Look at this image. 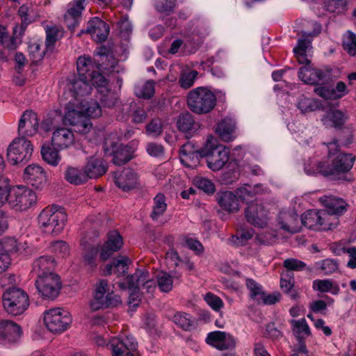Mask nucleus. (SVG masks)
<instances>
[{
	"mask_svg": "<svg viewBox=\"0 0 356 356\" xmlns=\"http://www.w3.org/2000/svg\"><path fill=\"white\" fill-rule=\"evenodd\" d=\"M311 26L313 31L306 30L302 32V38L298 40L297 47L293 52L300 64H306L302 67L298 72L299 79L304 83L311 85L321 84L324 82L325 74L321 70L314 69L309 66L310 63L308 58V53L311 47L312 40L317 36L321 31V26L316 22H308L307 27Z\"/></svg>",
	"mask_w": 356,
	"mask_h": 356,
	"instance_id": "1",
	"label": "nucleus"
},
{
	"mask_svg": "<svg viewBox=\"0 0 356 356\" xmlns=\"http://www.w3.org/2000/svg\"><path fill=\"white\" fill-rule=\"evenodd\" d=\"M355 157L350 154H339L333 160L331 165L324 163H315L312 168L305 166V171L309 175L321 173L325 177L339 178L341 175L348 172L353 166Z\"/></svg>",
	"mask_w": 356,
	"mask_h": 356,
	"instance_id": "2",
	"label": "nucleus"
},
{
	"mask_svg": "<svg viewBox=\"0 0 356 356\" xmlns=\"http://www.w3.org/2000/svg\"><path fill=\"white\" fill-rule=\"evenodd\" d=\"M38 220L42 232L56 236L63 230L67 220V214L62 210L47 207L40 212Z\"/></svg>",
	"mask_w": 356,
	"mask_h": 356,
	"instance_id": "3",
	"label": "nucleus"
},
{
	"mask_svg": "<svg viewBox=\"0 0 356 356\" xmlns=\"http://www.w3.org/2000/svg\"><path fill=\"white\" fill-rule=\"evenodd\" d=\"M205 157L207 166L212 170H220L229 160V149L219 145L218 140L213 136H209L205 145L200 152Z\"/></svg>",
	"mask_w": 356,
	"mask_h": 356,
	"instance_id": "4",
	"label": "nucleus"
},
{
	"mask_svg": "<svg viewBox=\"0 0 356 356\" xmlns=\"http://www.w3.org/2000/svg\"><path fill=\"white\" fill-rule=\"evenodd\" d=\"M79 102L70 100L65 107L63 122L72 126L76 132L86 134L92 129L90 120L82 113Z\"/></svg>",
	"mask_w": 356,
	"mask_h": 356,
	"instance_id": "5",
	"label": "nucleus"
},
{
	"mask_svg": "<svg viewBox=\"0 0 356 356\" xmlns=\"http://www.w3.org/2000/svg\"><path fill=\"white\" fill-rule=\"evenodd\" d=\"M216 96L209 90L199 87L191 90L187 98L189 108L197 114L209 113L216 105Z\"/></svg>",
	"mask_w": 356,
	"mask_h": 356,
	"instance_id": "6",
	"label": "nucleus"
},
{
	"mask_svg": "<svg viewBox=\"0 0 356 356\" xmlns=\"http://www.w3.org/2000/svg\"><path fill=\"white\" fill-rule=\"evenodd\" d=\"M2 302L5 311L13 316L23 314L29 306V297L26 292L15 287L8 289L3 293Z\"/></svg>",
	"mask_w": 356,
	"mask_h": 356,
	"instance_id": "7",
	"label": "nucleus"
},
{
	"mask_svg": "<svg viewBox=\"0 0 356 356\" xmlns=\"http://www.w3.org/2000/svg\"><path fill=\"white\" fill-rule=\"evenodd\" d=\"M44 323L53 333H61L68 329L72 322L70 312L60 307H55L44 313Z\"/></svg>",
	"mask_w": 356,
	"mask_h": 356,
	"instance_id": "8",
	"label": "nucleus"
},
{
	"mask_svg": "<svg viewBox=\"0 0 356 356\" xmlns=\"http://www.w3.org/2000/svg\"><path fill=\"white\" fill-rule=\"evenodd\" d=\"M33 152V146L30 140L24 137L15 138L7 149V158L13 165L26 163L30 160Z\"/></svg>",
	"mask_w": 356,
	"mask_h": 356,
	"instance_id": "9",
	"label": "nucleus"
},
{
	"mask_svg": "<svg viewBox=\"0 0 356 356\" xmlns=\"http://www.w3.org/2000/svg\"><path fill=\"white\" fill-rule=\"evenodd\" d=\"M35 193L25 186H19L10 189L8 203L15 210L26 211L35 204Z\"/></svg>",
	"mask_w": 356,
	"mask_h": 356,
	"instance_id": "10",
	"label": "nucleus"
},
{
	"mask_svg": "<svg viewBox=\"0 0 356 356\" xmlns=\"http://www.w3.org/2000/svg\"><path fill=\"white\" fill-rule=\"evenodd\" d=\"M35 284L39 294L47 300L57 298L61 288L60 277L55 273L38 278Z\"/></svg>",
	"mask_w": 356,
	"mask_h": 356,
	"instance_id": "11",
	"label": "nucleus"
},
{
	"mask_svg": "<svg viewBox=\"0 0 356 356\" xmlns=\"http://www.w3.org/2000/svg\"><path fill=\"white\" fill-rule=\"evenodd\" d=\"M93 86L97 90V97L104 107H113L118 99V93L112 90L109 86L108 81L102 74L92 75Z\"/></svg>",
	"mask_w": 356,
	"mask_h": 356,
	"instance_id": "12",
	"label": "nucleus"
},
{
	"mask_svg": "<svg viewBox=\"0 0 356 356\" xmlns=\"http://www.w3.org/2000/svg\"><path fill=\"white\" fill-rule=\"evenodd\" d=\"M23 332L19 325L11 320H0V344L13 346L17 344Z\"/></svg>",
	"mask_w": 356,
	"mask_h": 356,
	"instance_id": "13",
	"label": "nucleus"
},
{
	"mask_svg": "<svg viewBox=\"0 0 356 356\" xmlns=\"http://www.w3.org/2000/svg\"><path fill=\"white\" fill-rule=\"evenodd\" d=\"M110 347L113 356H135L134 352L137 349L138 343L133 336L123 334L111 339Z\"/></svg>",
	"mask_w": 356,
	"mask_h": 356,
	"instance_id": "14",
	"label": "nucleus"
},
{
	"mask_svg": "<svg viewBox=\"0 0 356 356\" xmlns=\"http://www.w3.org/2000/svg\"><path fill=\"white\" fill-rule=\"evenodd\" d=\"M245 217L249 223L260 228L267 226L270 219L268 211L258 200L248 203Z\"/></svg>",
	"mask_w": 356,
	"mask_h": 356,
	"instance_id": "15",
	"label": "nucleus"
},
{
	"mask_svg": "<svg viewBox=\"0 0 356 356\" xmlns=\"http://www.w3.org/2000/svg\"><path fill=\"white\" fill-rule=\"evenodd\" d=\"M92 83L88 77H72L68 79L67 89L72 93V100L75 102L82 101L81 98L90 94Z\"/></svg>",
	"mask_w": 356,
	"mask_h": 356,
	"instance_id": "16",
	"label": "nucleus"
},
{
	"mask_svg": "<svg viewBox=\"0 0 356 356\" xmlns=\"http://www.w3.org/2000/svg\"><path fill=\"white\" fill-rule=\"evenodd\" d=\"M39 122L37 114L30 110H26L22 115L18 124L19 137H31L38 131Z\"/></svg>",
	"mask_w": 356,
	"mask_h": 356,
	"instance_id": "17",
	"label": "nucleus"
},
{
	"mask_svg": "<svg viewBox=\"0 0 356 356\" xmlns=\"http://www.w3.org/2000/svg\"><path fill=\"white\" fill-rule=\"evenodd\" d=\"M206 343L220 350L234 348L236 339L229 333L222 331H213L207 334Z\"/></svg>",
	"mask_w": 356,
	"mask_h": 356,
	"instance_id": "18",
	"label": "nucleus"
},
{
	"mask_svg": "<svg viewBox=\"0 0 356 356\" xmlns=\"http://www.w3.org/2000/svg\"><path fill=\"white\" fill-rule=\"evenodd\" d=\"M130 288L134 290H145L146 293H152L156 289V282L149 277V273L146 270H136L131 275L127 277Z\"/></svg>",
	"mask_w": 356,
	"mask_h": 356,
	"instance_id": "19",
	"label": "nucleus"
},
{
	"mask_svg": "<svg viewBox=\"0 0 356 356\" xmlns=\"http://www.w3.org/2000/svg\"><path fill=\"white\" fill-rule=\"evenodd\" d=\"M21 246L14 238L0 241V271H5L10 264V254L20 250Z\"/></svg>",
	"mask_w": 356,
	"mask_h": 356,
	"instance_id": "20",
	"label": "nucleus"
},
{
	"mask_svg": "<svg viewBox=\"0 0 356 356\" xmlns=\"http://www.w3.org/2000/svg\"><path fill=\"white\" fill-rule=\"evenodd\" d=\"M314 92L323 99L335 100L341 99L348 95L349 90L344 82L339 81L334 87L323 86L315 88Z\"/></svg>",
	"mask_w": 356,
	"mask_h": 356,
	"instance_id": "21",
	"label": "nucleus"
},
{
	"mask_svg": "<svg viewBox=\"0 0 356 356\" xmlns=\"http://www.w3.org/2000/svg\"><path fill=\"white\" fill-rule=\"evenodd\" d=\"M109 31L108 25L99 17H93L88 22L86 33H89L97 42L106 40Z\"/></svg>",
	"mask_w": 356,
	"mask_h": 356,
	"instance_id": "22",
	"label": "nucleus"
},
{
	"mask_svg": "<svg viewBox=\"0 0 356 356\" xmlns=\"http://www.w3.org/2000/svg\"><path fill=\"white\" fill-rule=\"evenodd\" d=\"M74 143V136L70 129L65 127L56 129L52 134V145L59 150L70 147Z\"/></svg>",
	"mask_w": 356,
	"mask_h": 356,
	"instance_id": "23",
	"label": "nucleus"
},
{
	"mask_svg": "<svg viewBox=\"0 0 356 356\" xmlns=\"http://www.w3.org/2000/svg\"><path fill=\"white\" fill-rule=\"evenodd\" d=\"M123 245L121 235L117 231H111L108 239L101 248L100 258L103 261L108 259L115 252L118 251Z\"/></svg>",
	"mask_w": 356,
	"mask_h": 356,
	"instance_id": "24",
	"label": "nucleus"
},
{
	"mask_svg": "<svg viewBox=\"0 0 356 356\" xmlns=\"http://www.w3.org/2000/svg\"><path fill=\"white\" fill-rule=\"evenodd\" d=\"M24 179L35 188L42 187L47 181L46 173L38 164L28 165L24 172Z\"/></svg>",
	"mask_w": 356,
	"mask_h": 356,
	"instance_id": "25",
	"label": "nucleus"
},
{
	"mask_svg": "<svg viewBox=\"0 0 356 356\" xmlns=\"http://www.w3.org/2000/svg\"><path fill=\"white\" fill-rule=\"evenodd\" d=\"M86 0H74L68 4L67 10L64 15L67 27L73 29L79 22L81 13L84 9Z\"/></svg>",
	"mask_w": 356,
	"mask_h": 356,
	"instance_id": "26",
	"label": "nucleus"
},
{
	"mask_svg": "<svg viewBox=\"0 0 356 356\" xmlns=\"http://www.w3.org/2000/svg\"><path fill=\"white\" fill-rule=\"evenodd\" d=\"M323 205L334 216H342L348 207V203L342 198L333 195H324L320 198Z\"/></svg>",
	"mask_w": 356,
	"mask_h": 356,
	"instance_id": "27",
	"label": "nucleus"
},
{
	"mask_svg": "<svg viewBox=\"0 0 356 356\" xmlns=\"http://www.w3.org/2000/svg\"><path fill=\"white\" fill-rule=\"evenodd\" d=\"M348 120V114L339 109H330L322 117L323 124L328 127L341 129Z\"/></svg>",
	"mask_w": 356,
	"mask_h": 356,
	"instance_id": "28",
	"label": "nucleus"
},
{
	"mask_svg": "<svg viewBox=\"0 0 356 356\" xmlns=\"http://www.w3.org/2000/svg\"><path fill=\"white\" fill-rule=\"evenodd\" d=\"M97 232L93 231L92 236L86 234L83 236L81 240L82 245L84 246L83 252V262L86 265L91 268H94L97 266L96 260L99 248L97 246L87 245L88 243V240H91L93 237H97Z\"/></svg>",
	"mask_w": 356,
	"mask_h": 356,
	"instance_id": "29",
	"label": "nucleus"
},
{
	"mask_svg": "<svg viewBox=\"0 0 356 356\" xmlns=\"http://www.w3.org/2000/svg\"><path fill=\"white\" fill-rule=\"evenodd\" d=\"M278 222L281 229L288 232L296 233L300 229L298 216L293 211L280 212Z\"/></svg>",
	"mask_w": 356,
	"mask_h": 356,
	"instance_id": "30",
	"label": "nucleus"
},
{
	"mask_svg": "<svg viewBox=\"0 0 356 356\" xmlns=\"http://www.w3.org/2000/svg\"><path fill=\"white\" fill-rule=\"evenodd\" d=\"M76 67L78 76L90 78V81L92 84V75L100 74L99 72V67L89 56H80L76 62Z\"/></svg>",
	"mask_w": 356,
	"mask_h": 356,
	"instance_id": "31",
	"label": "nucleus"
},
{
	"mask_svg": "<svg viewBox=\"0 0 356 356\" xmlns=\"http://www.w3.org/2000/svg\"><path fill=\"white\" fill-rule=\"evenodd\" d=\"M217 201L220 207L228 212H237L239 209L238 198L232 191H223L217 194Z\"/></svg>",
	"mask_w": 356,
	"mask_h": 356,
	"instance_id": "32",
	"label": "nucleus"
},
{
	"mask_svg": "<svg viewBox=\"0 0 356 356\" xmlns=\"http://www.w3.org/2000/svg\"><path fill=\"white\" fill-rule=\"evenodd\" d=\"M216 132L222 140H232L236 137L235 121L229 118H224L218 123Z\"/></svg>",
	"mask_w": 356,
	"mask_h": 356,
	"instance_id": "33",
	"label": "nucleus"
},
{
	"mask_svg": "<svg viewBox=\"0 0 356 356\" xmlns=\"http://www.w3.org/2000/svg\"><path fill=\"white\" fill-rule=\"evenodd\" d=\"M54 259L49 256H42L35 260L33 264V272L38 275V278L42 276L54 273L52 271L55 267Z\"/></svg>",
	"mask_w": 356,
	"mask_h": 356,
	"instance_id": "34",
	"label": "nucleus"
},
{
	"mask_svg": "<svg viewBox=\"0 0 356 356\" xmlns=\"http://www.w3.org/2000/svg\"><path fill=\"white\" fill-rule=\"evenodd\" d=\"M84 168L88 179L102 176L105 174L107 170L105 161L102 159L97 156L90 157L88 160Z\"/></svg>",
	"mask_w": 356,
	"mask_h": 356,
	"instance_id": "35",
	"label": "nucleus"
},
{
	"mask_svg": "<svg viewBox=\"0 0 356 356\" xmlns=\"http://www.w3.org/2000/svg\"><path fill=\"white\" fill-rule=\"evenodd\" d=\"M177 127L180 131L186 134L187 138H189L198 129L199 124L195 122L190 113L186 112L179 116Z\"/></svg>",
	"mask_w": 356,
	"mask_h": 356,
	"instance_id": "36",
	"label": "nucleus"
},
{
	"mask_svg": "<svg viewBox=\"0 0 356 356\" xmlns=\"http://www.w3.org/2000/svg\"><path fill=\"white\" fill-rule=\"evenodd\" d=\"M138 181V175L131 169H124L121 175L115 178L117 186L125 191L134 188Z\"/></svg>",
	"mask_w": 356,
	"mask_h": 356,
	"instance_id": "37",
	"label": "nucleus"
},
{
	"mask_svg": "<svg viewBox=\"0 0 356 356\" xmlns=\"http://www.w3.org/2000/svg\"><path fill=\"white\" fill-rule=\"evenodd\" d=\"M120 303V296L111 291V293L102 295V300L97 301L95 298H93L90 303V307L92 311H97L103 308L116 307Z\"/></svg>",
	"mask_w": 356,
	"mask_h": 356,
	"instance_id": "38",
	"label": "nucleus"
},
{
	"mask_svg": "<svg viewBox=\"0 0 356 356\" xmlns=\"http://www.w3.org/2000/svg\"><path fill=\"white\" fill-rule=\"evenodd\" d=\"M64 175L67 182L76 186L83 184L88 180L85 168L67 166Z\"/></svg>",
	"mask_w": 356,
	"mask_h": 356,
	"instance_id": "39",
	"label": "nucleus"
},
{
	"mask_svg": "<svg viewBox=\"0 0 356 356\" xmlns=\"http://www.w3.org/2000/svg\"><path fill=\"white\" fill-rule=\"evenodd\" d=\"M129 263L130 260L127 257L120 256L115 259L112 264L106 266L104 273L111 275L113 273L118 277L124 275L127 272Z\"/></svg>",
	"mask_w": 356,
	"mask_h": 356,
	"instance_id": "40",
	"label": "nucleus"
},
{
	"mask_svg": "<svg viewBox=\"0 0 356 356\" xmlns=\"http://www.w3.org/2000/svg\"><path fill=\"white\" fill-rule=\"evenodd\" d=\"M318 230H329L335 228L338 225V220L334 217L328 210L318 211Z\"/></svg>",
	"mask_w": 356,
	"mask_h": 356,
	"instance_id": "41",
	"label": "nucleus"
},
{
	"mask_svg": "<svg viewBox=\"0 0 356 356\" xmlns=\"http://www.w3.org/2000/svg\"><path fill=\"white\" fill-rule=\"evenodd\" d=\"M58 150L54 146L52 147L49 145H43L40 151L42 159L51 166H57L61 161Z\"/></svg>",
	"mask_w": 356,
	"mask_h": 356,
	"instance_id": "42",
	"label": "nucleus"
},
{
	"mask_svg": "<svg viewBox=\"0 0 356 356\" xmlns=\"http://www.w3.org/2000/svg\"><path fill=\"white\" fill-rule=\"evenodd\" d=\"M45 47L47 51H53L56 42L63 37V30L57 26L46 27Z\"/></svg>",
	"mask_w": 356,
	"mask_h": 356,
	"instance_id": "43",
	"label": "nucleus"
},
{
	"mask_svg": "<svg viewBox=\"0 0 356 356\" xmlns=\"http://www.w3.org/2000/svg\"><path fill=\"white\" fill-rule=\"evenodd\" d=\"M240 175V166L237 160L230 161L223 172L222 180L226 184H232L238 179Z\"/></svg>",
	"mask_w": 356,
	"mask_h": 356,
	"instance_id": "44",
	"label": "nucleus"
},
{
	"mask_svg": "<svg viewBox=\"0 0 356 356\" xmlns=\"http://www.w3.org/2000/svg\"><path fill=\"white\" fill-rule=\"evenodd\" d=\"M134 151L128 146L120 145L113 152V161L115 165H122L132 159Z\"/></svg>",
	"mask_w": 356,
	"mask_h": 356,
	"instance_id": "45",
	"label": "nucleus"
},
{
	"mask_svg": "<svg viewBox=\"0 0 356 356\" xmlns=\"http://www.w3.org/2000/svg\"><path fill=\"white\" fill-rule=\"evenodd\" d=\"M153 202L151 217L154 220H157L167 209L165 197L163 194L159 193L154 197Z\"/></svg>",
	"mask_w": 356,
	"mask_h": 356,
	"instance_id": "46",
	"label": "nucleus"
},
{
	"mask_svg": "<svg viewBox=\"0 0 356 356\" xmlns=\"http://www.w3.org/2000/svg\"><path fill=\"white\" fill-rule=\"evenodd\" d=\"M81 111L85 113L86 115L90 118H99L102 115V108L96 100L81 101Z\"/></svg>",
	"mask_w": 356,
	"mask_h": 356,
	"instance_id": "47",
	"label": "nucleus"
},
{
	"mask_svg": "<svg viewBox=\"0 0 356 356\" xmlns=\"http://www.w3.org/2000/svg\"><path fill=\"white\" fill-rule=\"evenodd\" d=\"M176 274L170 275L166 272H161L157 275V284L163 292H169L172 289L174 279H179Z\"/></svg>",
	"mask_w": 356,
	"mask_h": 356,
	"instance_id": "48",
	"label": "nucleus"
},
{
	"mask_svg": "<svg viewBox=\"0 0 356 356\" xmlns=\"http://www.w3.org/2000/svg\"><path fill=\"white\" fill-rule=\"evenodd\" d=\"M291 324L293 334L299 339L304 338L311 334L309 327L305 318L292 320Z\"/></svg>",
	"mask_w": 356,
	"mask_h": 356,
	"instance_id": "49",
	"label": "nucleus"
},
{
	"mask_svg": "<svg viewBox=\"0 0 356 356\" xmlns=\"http://www.w3.org/2000/svg\"><path fill=\"white\" fill-rule=\"evenodd\" d=\"M313 289L322 293L330 292L333 295H336L339 291L338 286L334 285L332 281L329 280H316L313 282Z\"/></svg>",
	"mask_w": 356,
	"mask_h": 356,
	"instance_id": "50",
	"label": "nucleus"
},
{
	"mask_svg": "<svg viewBox=\"0 0 356 356\" xmlns=\"http://www.w3.org/2000/svg\"><path fill=\"white\" fill-rule=\"evenodd\" d=\"M320 107L321 103L318 100L304 96L301 97L298 102V108L303 113L316 111Z\"/></svg>",
	"mask_w": 356,
	"mask_h": 356,
	"instance_id": "51",
	"label": "nucleus"
},
{
	"mask_svg": "<svg viewBox=\"0 0 356 356\" xmlns=\"http://www.w3.org/2000/svg\"><path fill=\"white\" fill-rule=\"evenodd\" d=\"M318 215L317 210H309L301 217V223L311 229L318 230Z\"/></svg>",
	"mask_w": 356,
	"mask_h": 356,
	"instance_id": "52",
	"label": "nucleus"
},
{
	"mask_svg": "<svg viewBox=\"0 0 356 356\" xmlns=\"http://www.w3.org/2000/svg\"><path fill=\"white\" fill-rule=\"evenodd\" d=\"M155 83L152 80H149L142 85H138L135 87L136 95L143 99H149L154 94Z\"/></svg>",
	"mask_w": 356,
	"mask_h": 356,
	"instance_id": "53",
	"label": "nucleus"
},
{
	"mask_svg": "<svg viewBox=\"0 0 356 356\" xmlns=\"http://www.w3.org/2000/svg\"><path fill=\"white\" fill-rule=\"evenodd\" d=\"M173 322L184 330H189L194 327L191 315L184 312H177L174 315Z\"/></svg>",
	"mask_w": 356,
	"mask_h": 356,
	"instance_id": "54",
	"label": "nucleus"
},
{
	"mask_svg": "<svg viewBox=\"0 0 356 356\" xmlns=\"http://www.w3.org/2000/svg\"><path fill=\"white\" fill-rule=\"evenodd\" d=\"M246 286L250 291V298L259 304H261V299H262L264 293L262 287L252 279L246 280Z\"/></svg>",
	"mask_w": 356,
	"mask_h": 356,
	"instance_id": "55",
	"label": "nucleus"
},
{
	"mask_svg": "<svg viewBox=\"0 0 356 356\" xmlns=\"http://www.w3.org/2000/svg\"><path fill=\"white\" fill-rule=\"evenodd\" d=\"M118 286L122 289H128L129 291V304L131 306L136 307L139 305L140 301V293H139V289L134 290L133 288H130L128 284V280L126 279V282H118Z\"/></svg>",
	"mask_w": 356,
	"mask_h": 356,
	"instance_id": "56",
	"label": "nucleus"
},
{
	"mask_svg": "<svg viewBox=\"0 0 356 356\" xmlns=\"http://www.w3.org/2000/svg\"><path fill=\"white\" fill-rule=\"evenodd\" d=\"M198 72L196 70H189L183 72L179 81L181 87L186 89L191 88L194 84Z\"/></svg>",
	"mask_w": 356,
	"mask_h": 356,
	"instance_id": "57",
	"label": "nucleus"
},
{
	"mask_svg": "<svg viewBox=\"0 0 356 356\" xmlns=\"http://www.w3.org/2000/svg\"><path fill=\"white\" fill-rule=\"evenodd\" d=\"M343 47L350 56L356 55V35L348 31L343 37Z\"/></svg>",
	"mask_w": 356,
	"mask_h": 356,
	"instance_id": "58",
	"label": "nucleus"
},
{
	"mask_svg": "<svg viewBox=\"0 0 356 356\" xmlns=\"http://www.w3.org/2000/svg\"><path fill=\"white\" fill-rule=\"evenodd\" d=\"M204 299L207 304L216 312H220L224 307V302L222 299L212 293L209 292L206 293Z\"/></svg>",
	"mask_w": 356,
	"mask_h": 356,
	"instance_id": "59",
	"label": "nucleus"
},
{
	"mask_svg": "<svg viewBox=\"0 0 356 356\" xmlns=\"http://www.w3.org/2000/svg\"><path fill=\"white\" fill-rule=\"evenodd\" d=\"M10 193V187L8 179L0 176V207L8 202Z\"/></svg>",
	"mask_w": 356,
	"mask_h": 356,
	"instance_id": "60",
	"label": "nucleus"
},
{
	"mask_svg": "<svg viewBox=\"0 0 356 356\" xmlns=\"http://www.w3.org/2000/svg\"><path fill=\"white\" fill-rule=\"evenodd\" d=\"M316 266L321 271L326 275L332 274L336 272L338 269V264L334 259H324L316 263Z\"/></svg>",
	"mask_w": 356,
	"mask_h": 356,
	"instance_id": "61",
	"label": "nucleus"
},
{
	"mask_svg": "<svg viewBox=\"0 0 356 356\" xmlns=\"http://www.w3.org/2000/svg\"><path fill=\"white\" fill-rule=\"evenodd\" d=\"M236 194L238 198V200H241L242 201L246 202L248 204V202L254 197V191L250 186L245 185L237 188L236 191Z\"/></svg>",
	"mask_w": 356,
	"mask_h": 356,
	"instance_id": "62",
	"label": "nucleus"
},
{
	"mask_svg": "<svg viewBox=\"0 0 356 356\" xmlns=\"http://www.w3.org/2000/svg\"><path fill=\"white\" fill-rule=\"evenodd\" d=\"M107 293H111L108 282L101 280L95 285L93 298H95L97 301L102 300V295H105Z\"/></svg>",
	"mask_w": 356,
	"mask_h": 356,
	"instance_id": "63",
	"label": "nucleus"
},
{
	"mask_svg": "<svg viewBox=\"0 0 356 356\" xmlns=\"http://www.w3.org/2000/svg\"><path fill=\"white\" fill-rule=\"evenodd\" d=\"M253 234L254 232L252 229H243L236 236H232L231 241L236 245H243L246 241L250 239Z\"/></svg>",
	"mask_w": 356,
	"mask_h": 356,
	"instance_id": "64",
	"label": "nucleus"
}]
</instances>
